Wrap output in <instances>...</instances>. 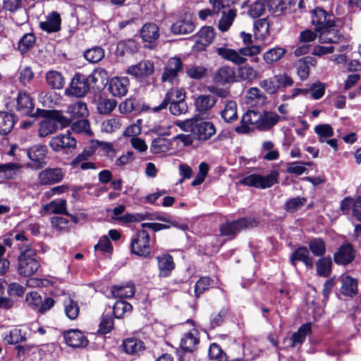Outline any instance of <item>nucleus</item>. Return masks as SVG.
Here are the masks:
<instances>
[{"label": "nucleus", "instance_id": "nucleus-3", "mask_svg": "<svg viewBox=\"0 0 361 361\" xmlns=\"http://www.w3.org/2000/svg\"><path fill=\"white\" fill-rule=\"evenodd\" d=\"M261 51L259 46L245 47L238 51L226 47H218L216 52L222 59L230 61L235 64H242L245 61V56H252L258 54Z\"/></svg>", "mask_w": 361, "mask_h": 361}, {"label": "nucleus", "instance_id": "nucleus-35", "mask_svg": "<svg viewBox=\"0 0 361 361\" xmlns=\"http://www.w3.org/2000/svg\"><path fill=\"white\" fill-rule=\"evenodd\" d=\"M180 97H183V101H185V94L183 92H168L165 99L162 101V102L157 106H154L152 108V111L156 113L159 111L164 109L166 108L167 105L174 103H178L179 98Z\"/></svg>", "mask_w": 361, "mask_h": 361}, {"label": "nucleus", "instance_id": "nucleus-57", "mask_svg": "<svg viewBox=\"0 0 361 361\" xmlns=\"http://www.w3.org/2000/svg\"><path fill=\"white\" fill-rule=\"evenodd\" d=\"M132 305L124 300H117L114 307L113 312L116 318H121L126 312H130L132 310Z\"/></svg>", "mask_w": 361, "mask_h": 361}, {"label": "nucleus", "instance_id": "nucleus-45", "mask_svg": "<svg viewBox=\"0 0 361 361\" xmlns=\"http://www.w3.org/2000/svg\"><path fill=\"white\" fill-rule=\"evenodd\" d=\"M286 50L280 47L270 49L264 54L263 59L267 63H273L281 59L286 54Z\"/></svg>", "mask_w": 361, "mask_h": 361}, {"label": "nucleus", "instance_id": "nucleus-29", "mask_svg": "<svg viewBox=\"0 0 361 361\" xmlns=\"http://www.w3.org/2000/svg\"><path fill=\"white\" fill-rule=\"evenodd\" d=\"M157 259L159 269V276H169L175 267L173 257L170 255L166 254L157 257Z\"/></svg>", "mask_w": 361, "mask_h": 361}, {"label": "nucleus", "instance_id": "nucleus-7", "mask_svg": "<svg viewBox=\"0 0 361 361\" xmlns=\"http://www.w3.org/2000/svg\"><path fill=\"white\" fill-rule=\"evenodd\" d=\"M257 226L252 219L242 218L237 221L226 223L220 227L221 233L226 236H234L241 231Z\"/></svg>", "mask_w": 361, "mask_h": 361}, {"label": "nucleus", "instance_id": "nucleus-46", "mask_svg": "<svg viewBox=\"0 0 361 361\" xmlns=\"http://www.w3.org/2000/svg\"><path fill=\"white\" fill-rule=\"evenodd\" d=\"M105 51L100 47H94L84 52L85 59L92 63L100 61L104 57Z\"/></svg>", "mask_w": 361, "mask_h": 361}, {"label": "nucleus", "instance_id": "nucleus-22", "mask_svg": "<svg viewBox=\"0 0 361 361\" xmlns=\"http://www.w3.org/2000/svg\"><path fill=\"white\" fill-rule=\"evenodd\" d=\"M281 119L286 120V117L281 118L276 113L264 111L261 113L257 129L260 130H268L276 126Z\"/></svg>", "mask_w": 361, "mask_h": 361}, {"label": "nucleus", "instance_id": "nucleus-48", "mask_svg": "<svg viewBox=\"0 0 361 361\" xmlns=\"http://www.w3.org/2000/svg\"><path fill=\"white\" fill-rule=\"evenodd\" d=\"M245 102L250 106H261L267 102V97L262 92H247Z\"/></svg>", "mask_w": 361, "mask_h": 361}, {"label": "nucleus", "instance_id": "nucleus-28", "mask_svg": "<svg viewBox=\"0 0 361 361\" xmlns=\"http://www.w3.org/2000/svg\"><path fill=\"white\" fill-rule=\"evenodd\" d=\"M61 23V19L60 15L53 11L47 16L46 21L39 23V27L47 32L51 33L60 30Z\"/></svg>", "mask_w": 361, "mask_h": 361}, {"label": "nucleus", "instance_id": "nucleus-59", "mask_svg": "<svg viewBox=\"0 0 361 361\" xmlns=\"http://www.w3.org/2000/svg\"><path fill=\"white\" fill-rule=\"evenodd\" d=\"M35 42V37L33 34L24 35L19 41L18 49L22 54L26 53Z\"/></svg>", "mask_w": 361, "mask_h": 361}, {"label": "nucleus", "instance_id": "nucleus-12", "mask_svg": "<svg viewBox=\"0 0 361 361\" xmlns=\"http://www.w3.org/2000/svg\"><path fill=\"white\" fill-rule=\"evenodd\" d=\"M64 173L60 168H47L39 172L38 180L40 185H53L61 182Z\"/></svg>", "mask_w": 361, "mask_h": 361}, {"label": "nucleus", "instance_id": "nucleus-24", "mask_svg": "<svg viewBox=\"0 0 361 361\" xmlns=\"http://www.w3.org/2000/svg\"><path fill=\"white\" fill-rule=\"evenodd\" d=\"M154 71V65L149 61H143L136 65L128 67L127 73L135 78L144 77L152 74Z\"/></svg>", "mask_w": 361, "mask_h": 361}, {"label": "nucleus", "instance_id": "nucleus-13", "mask_svg": "<svg viewBox=\"0 0 361 361\" xmlns=\"http://www.w3.org/2000/svg\"><path fill=\"white\" fill-rule=\"evenodd\" d=\"M192 132L195 137L200 141L209 140L216 133L214 125L209 121H200L196 123L192 128Z\"/></svg>", "mask_w": 361, "mask_h": 361}, {"label": "nucleus", "instance_id": "nucleus-43", "mask_svg": "<svg viewBox=\"0 0 361 361\" xmlns=\"http://www.w3.org/2000/svg\"><path fill=\"white\" fill-rule=\"evenodd\" d=\"M47 82L52 89L61 90L64 85V78L63 75L57 71H51L47 73Z\"/></svg>", "mask_w": 361, "mask_h": 361}, {"label": "nucleus", "instance_id": "nucleus-55", "mask_svg": "<svg viewBox=\"0 0 361 361\" xmlns=\"http://www.w3.org/2000/svg\"><path fill=\"white\" fill-rule=\"evenodd\" d=\"M46 209L54 214L68 215V212L66 211V201L65 200H53L47 205Z\"/></svg>", "mask_w": 361, "mask_h": 361}, {"label": "nucleus", "instance_id": "nucleus-5", "mask_svg": "<svg viewBox=\"0 0 361 361\" xmlns=\"http://www.w3.org/2000/svg\"><path fill=\"white\" fill-rule=\"evenodd\" d=\"M279 173L276 170L271 171L266 176L260 174H251L240 180V183L244 185L256 188L266 189L271 188L278 182Z\"/></svg>", "mask_w": 361, "mask_h": 361}, {"label": "nucleus", "instance_id": "nucleus-21", "mask_svg": "<svg viewBox=\"0 0 361 361\" xmlns=\"http://www.w3.org/2000/svg\"><path fill=\"white\" fill-rule=\"evenodd\" d=\"M196 110L204 114L211 109L216 102L215 95L212 94H202L194 97Z\"/></svg>", "mask_w": 361, "mask_h": 361}, {"label": "nucleus", "instance_id": "nucleus-54", "mask_svg": "<svg viewBox=\"0 0 361 361\" xmlns=\"http://www.w3.org/2000/svg\"><path fill=\"white\" fill-rule=\"evenodd\" d=\"M262 153L264 154V159L269 161H274L279 158V153L274 149V145L271 141H265L262 144Z\"/></svg>", "mask_w": 361, "mask_h": 361}, {"label": "nucleus", "instance_id": "nucleus-2", "mask_svg": "<svg viewBox=\"0 0 361 361\" xmlns=\"http://www.w3.org/2000/svg\"><path fill=\"white\" fill-rule=\"evenodd\" d=\"M40 267L36 254L30 249L21 251L18 257L16 270L18 274L23 277H30L37 273Z\"/></svg>", "mask_w": 361, "mask_h": 361}, {"label": "nucleus", "instance_id": "nucleus-11", "mask_svg": "<svg viewBox=\"0 0 361 361\" xmlns=\"http://www.w3.org/2000/svg\"><path fill=\"white\" fill-rule=\"evenodd\" d=\"M293 84V79L286 73L276 75L261 82V87L267 90L288 88Z\"/></svg>", "mask_w": 361, "mask_h": 361}, {"label": "nucleus", "instance_id": "nucleus-15", "mask_svg": "<svg viewBox=\"0 0 361 361\" xmlns=\"http://www.w3.org/2000/svg\"><path fill=\"white\" fill-rule=\"evenodd\" d=\"M49 145L54 151L59 152L65 149L74 148L76 145V140L70 133H68L53 137L50 140Z\"/></svg>", "mask_w": 361, "mask_h": 361}, {"label": "nucleus", "instance_id": "nucleus-64", "mask_svg": "<svg viewBox=\"0 0 361 361\" xmlns=\"http://www.w3.org/2000/svg\"><path fill=\"white\" fill-rule=\"evenodd\" d=\"M269 23L266 19L260 20L255 23L256 30L255 35L257 39H264L269 32Z\"/></svg>", "mask_w": 361, "mask_h": 361}, {"label": "nucleus", "instance_id": "nucleus-27", "mask_svg": "<svg viewBox=\"0 0 361 361\" xmlns=\"http://www.w3.org/2000/svg\"><path fill=\"white\" fill-rule=\"evenodd\" d=\"M319 42L322 44H338L343 37L338 34V31L336 29V25L324 29L319 32Z\"/></svg>", "mask_w": 361, "mask_h": 361}, {"label": "nucleus", "instance_id": "nucleus-42", "mask_svg": "<svg viewBox=\"0 0 361 361\" xmlns=\"http://www.w3.org/2000/svg\"><path fill=\"white\" fill-rule=\"evenodd\" d=\"M27 327L24 326L23 328H15L10 331L8 336L6 337V341L9 344H17L23 342L27 338L26 329Z\"/></svg>", "mask_w": 361, "mask_h": 361}, {"label": "nucleus", "instance_id": "nucleus-44", "mask_svg": "<svg viewBox=\"0 0 361 361\" xmlns=\"http://www.w3.org/2000/svg\"><path fill=\"white\" fill-rule=\"evenodd\" d=\"M221 114L226 122L235 120L238 117L236 102L233 100L226 101L225 107Z\"/></svg>", "mask_w": 361, "mask_h": 361}, {"label": "nucleus", "instance_id": "nucleus-33", "mask_svg": "<svg viewBox=\"0 0 361 361\" xmlns=\"http://www.w3.org/2000/svg\"><path fill=\"white\" fill-rule=\"evenodd\" d=\"M122 346L126 353L131 355L138 354L145 349L144 342L136 338L125 339Z\"/></svg>", "mask_w": 361, "mask_h": 361}, {"label": "nucleus", "instance_id": "nucleus-49", "mask_svg": "<svg viewBox=\"0 0 361 361\" xmlns=\"http://www.w3.org/2000/svg\"><path fill=\"white\" fill-rule=\"evenodd\" d=\"M117 102L114 99L99 97L97 103V110L101 114H110L116 106Z\"/></svg>", "mask_w": 361, "mask_h": 361}, {"label": "nucleus", "instance_id": "nucleus-8", "mask_svg": "<svg viewBox=\"0 0 361 361\" xmlns=\"http://www.w3.org/2000/svg\"><path fill=\"white\" fill-rule=\"evenodd\" d=\"M312 23L315 26V30L320 31L334 26V20L332 15L328 13L323 8L317 7L312 11Z\"/></svg>", "mask_w": 361, "mask_h": 361}, {"label": "nucleus", "instance_id": "nucleus-37", "mask_svg": "<svg viewBox=\"0 0 361 361\" xmlns=\"http://www.w3.org/2000/svg\"><path fill=\"white\" fill-rule=\"evenodd\" d=\"M195 25L191 20L180 19L171 25V31L176 35H185L192 32Z\"/></svg>", "mask_w": 361, "mask_h": 361}, {"label": "nucleus", "instance_id": "nucleus-52", "mask_svg": "<svg viewBox=\"0 0 361 361\" xmlns=\"http://www.w3.org/2000/svg\"><path fill=\"white\" fill-rule=\"evenodd\" d=\"M108 85V90H127L130 81L127 77H114L109 80Z\"/></svg>", "mask_w": 361, "mask_h": 361}, {"label": "nucleus", "instance_id": "nucleus-14", "mask_svg": "<svg viewBox=\"0 0 361 361\" xmlns=\"http://www.w3.org/2000/svg\"><path fill=\"white\" fill-rule=\"evenodd\" d=\"M356 252L350 243L343 244L334 255L335 263L347 265L352 262L355 257Z\"/></svg>", "mask_w": 361, "mask_h": 361}, {"label": "nucleus", "instance_id": "nucleus-16", "mask_svg": "<svg viewBox=\"0 0 361 361\" xmlns=\"http://www.w3.org/2000/svg\"><path fill=\"white\" fill-rule=\"evenodd\" d=\"M261 113L254 110L247 111L241 120V125L235 128V131L239 133H247L250 130L248 125H252L257 129Z\"/></svg>", "mask_w": 361, "mask_h": 361}, {"label": "nucleus", "instance_id": "nucleus-4", "mask_svg": "<svg viewBox=\"0 0 361 361\" xmlns=\"http://www.w3.org/2000/svg\"><path fill=\"white\" fill-rule=\"evenodd\" d=\"M97 74L100 78L107 75L106 71L103 69L100 70ZM97 73L90 75L87 77L77 73L71 80V90H102V87L97 84Z\"/></svg>", "mask_w": 361, "mask_h": 361}, {"label": "nucleus", "instance_id": "nucleus-30", "mask_svg": "<svg viewBox=\"0 0 361 361\" xmlns=\"http://www.w3.org/2000/svg\"><path fill=\"white\" fill-rule=\"evenodd\" d=\"M214 81L219 85L233 82L235 81V72L233 69L228 66L221 68L214 74Z\"/></svg>", "mask_w": 361, "mask_h": 361}, {"label": "nucleus", "instance_id": "nucleus-53", "mask_svg": "<svg viewBox=\"0 0 361 361\" xmlns=\"http://www.w3.org/2000/svg\"><path fill=\"white\" fill-rule=\"evenodd\" d=\"M63 304L65 313L67 317L71 320L75 319L78 317L80 312V308L78 303L71 298H68L64 300Z\"/></svg>", "mask_w": 361, "mask_h": 361}, {"label": "nucleus", "instance_id": "nucleus-1", "mask_svg": "<svg viewBox=\"0 0 361 361\" xmlns=\"http://www.w3.org/2000/svg\"><path fill=\"white\" fill-rule=\"evenodd\" d=\"M39 116L44 119L39 123L38 135L41 137H47L54 133L58 129V125L66 126L69 124L68 118L59 111L37 109Z\"/></svg>", "mask_w": 361, "mask_h": 361}, {"label": "nucleus", "instance_id": "nucleus-18", "mask_svg": "<svg viewBox=\"0 0 361 361\" xmlns=\"http://www.w3.org/2000/svg\"><path fill=\"white\" fill-rule=\"evenodd\" d=\"M16 109L23 114L34 116V103L32 99L26 92H18L16 98Z\"/></svg>", "mask_w": 361, "mask_h": 361}, {"label": "nucleus", "instance_id": "nucleus-63", "mask_svg": "<svg viewBox=\"0 0 361 361\" xmlns=\"http://www.w3.org/2000/svg\"><path fill=\"white\" fill-rule=\"evenodd\" d=\"M21 168L22 165L16 163L0 164V172L4 173L8 178H13Z\"/></svg>", "mask_w": 361, "mask_h": 361}, {"label": "nucleus", "instance_id": "nucleus-25", "mask_svg": "<svg viewBox=\"0 0 361 361\" xmlns=\"http://www.w3.org/2000/svg\"><path fill=\"white\" fill-rule=\"evenodd\" d=\"M198 335L199 333L195 329H192L189 332L184 334L180 344L182 349L188 352L195 350L200 342Z\"/></svg>", "mask_w": 361, "mask_h": 361}, {"label": "nucleus", "instance_id": "nucleus-34", "mask_svg": "<svg viewBox=\"0 0 361 361\" xmlns=\"http://www.w3.org/2000/svg\"><path fill=\"white\" fill-rule=\"evenodd\" d=\"M311 333V324L305 323L302 324L296 332L293 333L290 337L291 348H295L298 345H302L305 341L306 336Z\"/></svg>", "mask_w": 361, "mask_h": 361}, {"label": "nucleus", "instance_id": "nucleus-31", "mask_svg": "<svg viewBox=\"0 0 361 361\" xmlns=\"http://www.w3.org/2000/svg\"><path fill=\"white\" fill-rule=\"evenodd\" d=\"M140 37L145 42H152L159 37V30L155 23H145L140 31Z\"/></svg>", "mask_w": 361, "mask_h": 361}, {"label": "nucleus", "instance_id": "nucleus-41", "mask_svg": "<svg viewBox=\"0 0 361 361\" xmlns=\"http://www.w3.org/2000/svg\"><path fill=\"white\" fill-rule=\"evenodd\" d=\"M332 261L330 257H323L316 262L317 273L319 276L328 277L331 273Z\"/></svg>", "mask_w": 361, "mask_h": 361}, {"label": "nucleus", "instance_id": "nucleus-58", "mask_svg": "<svg viewBox=\"0 0 361 361\" xmlns=\"http://www.w3.org/2000/svg\"><path fill=\"white\" fill-rule=\"evenodd\" d=\"M314 132L319 136V141L320 142H325L326 137H330L334 135V130L329 124H319L315 126Z\"/></svg>", "mask_w": 361, "mask_h": 361}, {"label": "nucleus", "instance_id": "nucleus-50", "mask_svg": "<svg viewBox=\"0 0 361 361\" xmlns=\"http://www.w3.org/2000/svg\"><path fill=\"white\" fill-rule=\"evenodd\" d=\"M68 113L73 118L86 117L89 114L86 104L82 102H76L68 106Z\"/></svg>", "mask_w": 361, "mask_h": 361}, {"label": "nucleus", "instance_id": "nucleus-38", "mask_svg": "<svg viewBox=\"0 0 361 361\" xmlns=\"http://www.w3.org/2000/svg\"><path fill=\"white\" fill-rule=\"evenodd\" d=\"M135 288L132 283L123 286H114L111 288V293L115 298H131L135 295Z\"/></svg>", "mask_w": 361, "mask_h": 361}, {"label": "nucleus", "instance_id": "nucleus-20", "mask_svg": "<svg viewBox=\"0 0 361 361\" xmlns=\"http://www.w3.org/2000/svg\"><path fill=\"white\" fill-rule=\"evenodd\" d=\"M358 281L348 275L341 277L340 292L343 295L353 298L358 293Z\"/></svg>", "mask_w": 361, "mask_h": 361}, {"label": "nucleus", "instance_id": "nucleus-6", "mask_svg": "<svg viewBox=\"0 0 361 361\" xmlns=\"http://www.w3.org/2000/svg\"><path fill=\"white\" fill-rule=\"evenodd\" d=\"M131 250L138 256H147L150 252L149 235L144 230L137 231L131 240Z\"/></svg>", "mask_w": 361, "mask_h": 361}, {"label": "nucleus", "instance_id": "nucleus-9", "mask_svg": "<svg viewBox=\"0 0 361 361\" xmlns=\"http://www.w3.org/2000/svg\"><path fill=\"white\" fill-rule=\"evenodd\" d=\"M183 64L180 58L173 57L169 59L161 79L164 82H169L171 85L178 80V73L182 71Z\"/></svg>", "mask_w": 361, "mask_h": 361}, {"label": "nucleus", "instance_id": "nucleus-23", "mask_svg": "<svg viewBox=\"0 0 361 361\" xmlns=\"http://www.w3.org/2000/svg\"><path fill=\"white\" fill-rule=\"evenodd\" d=\"M64 339L66 343L73 348L85 347L87 345L88 341L82 331L79 330H70L65 333Z\"/></svg>", "mask_w": 361, "mask_h": 361}, {"label": "nucleus", "instance_id": "nucleus-39", "mask_svg": "<svg viewBox=\"0 0 361 361\" xmlns=\"http://www.w3.org/2000/svg\"><path fill=\"white\" fill-rule=\"evenodd\" d=\"M15 124V117L12 114L0 112V134L6 135L11 131Z\"/></svg>", "mask_w": 361, "mask_h": 361}, {"label": "nucleus", "instance_id": "nucleus-26", "mask_svg": "<svg viewBox=\"0 0 361 361\" xmlns=\"http://www.w3.org/2000/svg\"><path fill=\"white\" fill-rule=\"evenodd\" d=\"M221 16L218 22V28L221 32H226L232 25L237 16V11L234 8H226L221 10Z\"/></svg>", "mask_w": 361, "mask_h": 361}, {"label": "nucleus", "instance_id": "nucleus-61", "mask_svg": "<svg viewBox=\"0 0 361 361\" xmlns=\"http://www.w3.org/2000/svg\"><path fill=\"white\" fill-rule=\"evenodd\" d=\"M25 302L29 307L38 311L42 303V297L37 292L31 291L26 294Z\"/></svg>", "mask_w": 361, "mask_h": 361}, {"label": "nucleus", "instance_id": "nucleus-17", "mask_svg": "<svg viewBox=\"0 0 361 361\" xmlns=\"http://www.w3.org/2000/svg\"><path fill=\"white\" fill-rule=\"evenodd\" d=\"M215 37V31L214 27L206 26L201 28L199 31L195 44L193 47L196 51L204 49V48L211 44Z\"/></svg>", "mask_w": 361, "mask_h": 361}, {"label": "nucleus", "instance_id": "nucleus-56", "mask_svg": "<svg viewBox=\"0 0 361 361\" xmlns=\"http://www.w3.org/2000/svg\"><path fill=\"white\" fill-rule=\"evenodd\" d=\"M169 148V140L163 137H158L152 142L150 151L154 154H160L166 152Z\"/></svg>", "mask_w": 361, "mask_h": 361}, {"label": "nucleus", "instance_id": "nucleus-32", "mask_svg": "<svg viewBox=\"0 0 361 361\" xmlns=\"http://www.w3.org/2000/svg\"><path fill=\"white\" fill-rule=\"evenodd\" d=\"M317 61L314 58L307 56L299 59L295 63L298 76L304 80L307 78L310 72V67L314 66Z\"/></svg>", "mask_w": 361, "mask_h": 361}, {"label": "nucleus", "instance_id": "nucleus-60", "mask_svg": "<svg viewBox=\"0 0 361 361\" xmlns=\"http://www.w3.org/2000/svg\"><path fill=\"white\" fill-rule=\"evenodd\" d=\"M71 129L76 133H85L88 135H92V133L90 129V125L87 120L82 119L73 122L71 125Z\"/></svg>", "mask_w": 361, "mask_h": 361}, {"label": "nucleus", "instance_id": "nucleus-40", "mask_svg": "<svg viewBox=\"0 0 361 361\" xmlns=\"http://www.w3.org/2000/svg\"><path fill=\"white\" fill-rule=\"evenodd\" d=\"M137 50V44L136 42L133 39H128L119 42L115 52L117 56H122L126 54L135 53Z\"/></svg>", "mask_w": 361, "mask_h": 361}, {"label": "nucleus", "instance_id": "nucleus-36", "mask_svg": "<svg viewBox=\"0 0 361 361\" xmlns=\"http://www.w3.org/2000/svg\"><path fill=\"white\" fill-rule=\"evenodd\" d=\"M267 0H256L255 1H247L244 5L247 4L249 8L247 13L252 18L260 17L266 9Z\"/></svg>", "mask_w": 361, "mask_h": 361}, {"label": "nucleus", "instance_id": "nucleus-62", "mask_svg": "<svg viewBox=\"0 0 361 361\" xmlns=\"http://www.w3.org/2000/svg\"><path fill=\"white\" fill-rule=\"evenodd\" d=\"M140 104L134 98H129L119 104V111L122 114H127L133 111L138 110Z\"/></svg>", "mask_w": 361, "mask_h": 361}, {"label": "nucleus", "instance_id": "nucleus-51", "mask_svg": "<svg viewBox=\"0 0 361 361\" xmlns=\"http://www.w3.org/2000/svg\"><path fill=\"white\" fill-rule=\"evenodd\" d=\"M307 202L304 197H295L288 200L285 204V210L289 213H294L301 209Z\"/></svg>", "mask_w": 361, "mask_h": 361}, {"label": "nucleus", "instance_id": "nucleus-19", "mask_svg": "<svg viewBox=\"0 0 361 361\" xmlns=\"http://www.w3.org/2000/svg\"><path fill=\"white\" fill-rule=\"evenodd\" d=\"M290 261L295 267H296L297 262L300 261L305 264L307 269H311L313 268V258L310 257L309 250L304 246L299 247L293 252Z\"/></svg>", "mask_w": 361, "mask_h": 361}, {"label": "nucleus", "instance_id": "nucleus-47", "mask_svg": "<svg viewBox=\"0 0 361 361\" xmlns=\"http://www.w3.org/2000/svg\"><path fill=\"white\" fill-rule=\"evenodd\" d=\"M308 245L310 251L316 257H322L326 253V244L320 238L311 240Z\"/></svg>", "mask_w": 361, "mask_h": 361}, {"label": "nucleus", "instance_id": "nucleus-10", "mask_svg": "<svg viewBox=\"0 0 361 361\" xmlns=\"http://www.w3.org/2000/svg\"><path fill=\"white\" fill-rule=\"evenodd\" d=\"M47 147L44 145H35L26 150V154L31 160L30 166L34 169H39L46 165L44 161Z\"/></svg>", "mask_w": 361, "mask_h": 361}]
</instances>
